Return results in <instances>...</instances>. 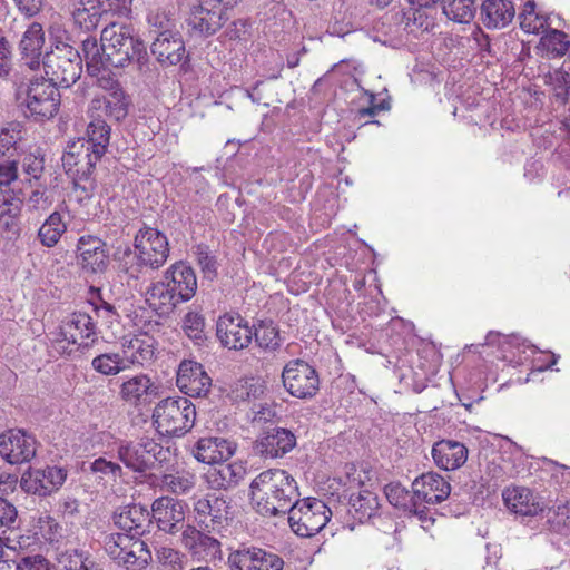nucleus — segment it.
Returning a JSON list of instances; mask_svg holds the SVG:
<instances>
[{
    "instance_id": "nucleus-34",
    "label": "nucleus",
    "mask_w": 570,
    "mask_h": 570,
    "mask_svg": "<svg viewBox=\"0 0 570 570\" xmlns=\"http://www.w3.org/2000/svg\"><path fill=\"white\" fill-rule=\"evenodd\" d=\"M107 94L104 97L105 112L116 121H121L128 116L130 97L125 92L118 81L111 80L106 87Z\"/></svg>"
},
{
    "instance_id": "nucleus-2",
    "label": "nucleus",
    "mask_w": 570,
    "mask_h": 570,
    "mask_svg": "<svg viewBox=\"0 0 570 570\" xmlns=\"http://www.w3.org/2000/svg\"><path fill=\"white\" fill-rule=\"evenodd\" d=\"M167 236L157 228L144 226L134 238V249L127 247L119 258L120 268L129 279L138 281L148 271H157L169 257Z\"/></svg>"
},
{
    "instance_id": "nucleus-58",
    "label": "nucleus",
    "mask_w": 570,
    "mask_h": 570,
    "mask_svg": "<svg viewBox=\"0 0 570 570\" xmlns=\"http://www.w3.org/2000/svg\"><path fill=\"white\" fill-rule=\"evenodd\" d=\"M90 471L109 475L115 481L122 476V468L115 462L107 461L105 458H98L90 464Z\"/></svg>"
},
{
    "instance_id": "nucleus-54",
    "label": "nucleus",
    "mask_w": 570,
    "mask_h": 570,
    "mask_svg": "<svg viewBox=\"0 0 570 570\" xmlns=\"http://www.w3.org/2000/svg\"><path fill=\"white\" fill-rule=\"evenodd\" d=\"M197 264L199 265L204 277L213 281L217 277V259L208 245L199 244L195 247Z\"/></svg>"
},
{
    "instance_id": "nucleus-29",
    "label": "nucleus",
    "mask_w": 570,
    "mask_h": 570,
    "mask_svg": "<svg viewBox=\"0 0 570 570\" xmlns=\"http://www.w3.org/2000/svg\"><path fill=\"white\" fill-rule=\"evenodd\" d=\"M114 522L119 529L138 538L149 532L151 512L141 504H129L114 515Z\"/></svg>"
},
{
    "instance_id": "nucleus-38",
    "label": "nucleus",
    "mask_w": 570,
    "mask_h": 570,
    "mask_svg": "<svg viewBox=\"0 0 570 570\" xmlns=\"http://www.w3.org/2000/svg\"><path fill=\"white\" fill-rule=\"evenodd\" d=\"M445 17L456 23H470L476 13L474 0H441Z\"/></svg>"
},
{
    "instance_id": "nucleus-8",
    "label": "nucleus",
    "mask_w": 570,
    "mask_h": 570,
    "mask_svg": "<svg viewBox=\"0 0 570 570\" xmlns=\"http://www.w3.org/2000/svg\"><path fill=\"white\" fill-rule=\"evenodd\" d=\"M164 448L154 439L141 438L139 441H124L117 448L118 459L135 473L144 474L163 460Z\"/></svg>"
},
{
    "instance_id": "nucleus-33",
    "label": "nucleus",
    "mask_w": 570,
    "mask_h": 570,
    "mask_svg": "<svg viewBox=\"0 0 570 570\" xmlns=\"http://www.w3.org/2000/svg\"><path fill=\"white\" fill-rule=\"evenodd\" d=\"M78 335L80 338H91L95 342V324L91 316L87 313L76 312L72 313L70 320L60 327L58 338L67 341L69 344H79Z\"/></svg>"
},
{
    "instance_id": "nucleus-9",
    "label": "nucleus",
    "mask_w": 570,
    "mask_h": 570,
    "mask_svg": "<svg viewBox=\"0 0 570 570\" xmlns=\"http://www.w3.org/2000/svg\"><path fill=\"white\" fill-rule=\"evenodd\" d=\"M58 87L43 77L29 81L24 90V102L31 116L50 119L57 114L60 105Z\"/></svg>"
},
{
    "instance_id": "nucleus-4",
    "label": "nucleus",
    "mask_w": 570,
    "mask_h": 570,
    "mask_svg": "<svg viewBox=\"0 0 570 570\" xmlns=\"http://www.w3.org/2000/svg\"><path fill=\"white\" fill-rule=\"evenodd\" d=\"M51 49L42 59L45 73L49 80L62 88H69L82 71V57L77 49L66 42L67 32L52 36Z\"/></svg>"
},
{
    "instance_id": "nucleus-1",
    "label": "nucleus",
    "mask_w": 570,
    "mask_h": 570,
    "mask_svg": "<svg viewBox=\"0 0 570 570\" xmlns=\"http://www.w3.org/2000/svg\"><path fill=\"white\" fill-rule=\"evenodd\" d=\"M254 509L263 517L286 514L299 497L295 479L285 470L261 472L249 485Z\"/></svg>"
},
{
    "instance_id": "nucleus-7",
    "label": "nucleus",
    "mask_w": 570,
    "mask_h": 570,
    "mask_svg": "<svg viewBox=\"0 0 570 570\" xmlns=\"http://www.w3.org/2000/svg\"><path fill=\"white\" fill-rule=\"evenodd\" d=\"M287 513L291 529L299 537L309 538L326 525L331 510L322 500L306 498L297 499Z\"/></svg>"
},
{
    "instance_id": "nucleus-59",
    "label": "nucleus",
    "mask_w": 570,
    "mask_h": 570,
    "mask_svg": "<svg viewBox=\"0 0 570 570\" xmlns=\"http://www.w3.org/2000/svg\"><path fill=\"white\" fill-rule=\"evenodd\" d=\"M18 177L17 163L14 160L0 165V189H10V184Z\"/></svg>"
},
{
    "instance_id": "nucleus-3",
    "label": "nucleus",
    "mask_w": 570,
    "mask_h": 570,
    "mask_svg": "<svg viewBox=\"0 0 570 570\" xmlns=\"http://www.w3.org/2000/svg\"><path fill=\"white\" fill-rule=\"evenodd\" d=\"M100 41L105 43L107 68H125L136 63L139 70L147 67L149 56L145 42L131 26L110 23L101 31Z\"/></svg>"
},
{
    "instance_id": "nucleus-30",
    "label": "nucleus",
    "mask_w": 570,
    "mask_h": 570,
    "mask_svg": "<svg viewBox=\"0 0 570 570\" xmlns=\"http://www.w3.org/2000/svg\"><path fill=\"white\" fill-rule=\"evenodd\" d=\"M502 498L507 508L517 514L537 515L543 510L539 498L524 487L507 488L503 490Z\"/></svg>"
},
{
    "instance_id": "nucleus-15",
    "label": "nucleus",
    "mask_w": 570,
    "mask_h": 570,
    "mask_svg": "<svg viewBox=\"0 0 570 570\" xmlns=\"http://www.w3.org/2000/svg\"><path fill=\"white\" fill-rule=\"evenodd\" d=\"M36 445V438L22 429H10L0 434V456L10 464L31 461Z\"/></svg>"
},
{
    "instance_id": "nucleus-32",
    "label": "nucleus",
    "mask_w": 570,
    "mask_h": 570,
    "mask_svg": "<svg viewBox=\"0 0 570 570\" xmlns=\"http://www.w3.org/2000/svg\"><path fill=\"white\" fill-rule=\"evenodd\" d=\"M146 303L156 312L157 315L164 316L170 314L178 304H181L170 286L160 281L154 282L146 291Z\"/></svg>"
},
{
    "instance_id": "nucleus-5",
    "label": "nucleus",
    "mask_w": 570,
    "mask_h": 570,
    "mask_svg": "<svg viewBox=\"0 0 570 570\" xmlns=\"http://www.w3.org/2000/svg\"><path fill=\"white\" fill-rule=\"evenodd\" d=\"M196 420V407L187 397H167L153 412V424L164 436H183L191 430Z\"/></svg>"
},
{
    "instance_id": "nucleus-47",
    "label": "nucleus",
    "mask_w": 570,
    "mask_h": 570,
    "mask_svg": "<svg viewBox=\"0 0 570 570\" xmlns=\"http://www.w3.org/2000/svg\"><path fill=\"white\" fill-rule=\"evenodd\" d=\"M95 371L102 375H117L127 368L124 357L118 353H105L91 361Z\"/></svg>"
},
{
    "instance_id": "nucleus-20",
    "label": "nucleus",
    "mask_w": 570,
    "mask_h": 570,
    "mask_svg": "<svg viewBox=\"0 0 570 570\" xmlns=\"http://www.w3.org/2000/svg\"><path fill=\"white\" fill-rule=\"evenodd\" d=\"M296 445L294 433L284 428H268L254 442L253 451L264 459L282 458Z\"/></svg>"
},
{
    "instance_id": "nucleus-26",
    "label": "nucleus",
    "mask_w": 570,
    "mask_h": 570,
    "mask_svg": "<svg viewBox=\"0 0 570 570\" xmlns=\"http://www.w3.org/2000/svg\"><path fill=\"white\" fill-rule=\"evenodd\" d=\"M119 394L125 402L136 407L146 406L157 397L158 386L149 376L140 374L125 381Z\"/></svg>"
},
{
    "instance_id": "nucleus-46",
    "label": "nucleus",
    "mask_w": 570,
    "mask_h": 570,
    "mask_svg": "<svg viewBox=\"0 0 570 570\" xmlns=\"http://www.w3.org/2000/svg\"><path fill=\"white\" fill-rule=\"evenodd\" d=\"M22 205V200L9 202L7 216L0 217V233L8 239L16 238L20 235Z\"/></svg>"
},
{
    "instance_id": "nucleus-12",
    "label": "nucleus",
    "mask_w": 570,
    "mask_h": 570,
    "mask_svg": "<svg viewBox=\"0 0 570 570\" xmlns=\"http://www.w3.org/2000/svg\"><path fill=\"white\" fill-rule=\"evenodd\" d=\"M227 20L225 8L214 0H199L190 8L186 22L191 35L208 38L220 30Z\"/></svg>"
},
{
    "instance_id": "nucleus-28",
    "label": "nucleus",
    "mask_w": 570,
    "mask_h": 570,
    "mask_svg": "<svg viewBox=\"0 0 570 570\" xmlns=\"http://www.w3.org/2000/svg\"><path fill=\"white\" fill-rule=\"evenodd\" d=\"M468 448L454 440L443 439L432 446V458L436 466L444 471H454L468 460Z\"/></svg>"
},
{
    "instance_id": "nucleus-13",
    "label": "nucleus",
    "mask_w": 570,
    "mask_h": 570,
    "mask_svg": "<svg viewBox=\"0 0 570 570\" xmlns=\"http://www.w3.org/2000/svg\"><path fill=\"white\" fill-rule=\"evenodd\" d=\"M204 528L198 529L194 524H186L181 531L180 543L194 560L207 564L220 561L222 543Z\"/></svg>"
},
{
    "instance_id": "nucleus-45",
    "label": "nucleus",
    "mask_w": 570,
    "mask_h": 570,
    "mask_svg": "<svg viewBox=\"0 0 570 570\" xmlns=\"http://www.w3.org/2000/svg\"><path fill=\"white\" fill-rule=\"evenodd\" d=\"M389 99L377 100L376 96L358 86V119L374 117L379 111L390 110Z\"/></svg>"
},
{
    "instance_id": "nucleus-51",
    "label": "nucleus",
    "mask_w": 570,
    "mask_h": 570,
    "mask_svg": "<svg viewBox=\"0 0 570 570\" xmlns=\"http://www.w3.org/2000/svg\"><path fill=\"white\" fill-rule=\"evenodd\" d=\"M253 337L259 347L266 350H276L279 346V335L273 322L259 321L258 325L253 331Z\"/></svg>"
},
{
    "instance_id": "nucleus-21",
    "label": "nucleus",
    "mask_w": 570,
    "mask_h": 570,
    "mask_svg": "<svg viewBox=\"0 0 570 570\" xmlns=\"http://www.w3.org/2000/svg\"><path fill=\"white\" fill-rule=\"evenodd\" d=\"M164 282L170 286L181 303L190 301L197 291V277L194 268L184 261L171 264L163 274Z\"/></svg>"
},
{
    "instance_id": "nucleus-43",
    "label": "nucleus",
    "mask_w": 570,
    "mask_h": 570,
    "mask_svg": "<svg viewBox=\"0 0 570 570\" xmlns=\"http://www.w3.org/2000/svg\"><path fill=\"white\" fill-rule=\"evenodd\" d=\"M105 43L101 41L98 45V41L95 37L88 36L82 40L81 49H82V59L86 60L88 70L100 71L101 69L107 68V61L105 60Z\"/></svg>"
},
{
    "instance_id": "nucleus-52",
    "label": "nucleus",
    "mask_w": 570,
    "mask_h": 570,
    "mask_svg": "<svg viewBox=\"0 0 570 570\" xmlns=\"http://www.w3.org/2000/svg\"><path fill=\"white\" fill-rule=\"evenodd\" d=\"M128 348L132 351L131 363L144 364L153 360L155 354L154 340L147 336L131 338Z\"/></svg>"
},
{
    "instance_id": "nucleus-31",
    "label": "nucleus",
    "mask_w": 570,
    "mask_h": 570,
    "mask_svg": "<svg viewBox=\"0 0 570 570\" xmlns=\"http://www.w3.org/2000/svg\"><path fill=\"white\" fill-rule=\"evenodd\" d=\"M283 65L279 63L276 71L266 76L264 79L257 80L253 87L246 89V96L257 105L271 106L272 104H282L281 91L283 85L276 80L279 78Z\"/></svg>"
},
{
    "instance_id": "nucleus-18",
    "label": "nucleus",
    "mask_w": 570,
    "mask_h": 570,
    "mask_svg": "<svg viewBox=\"0 0 570 570\" xmlns=\"http://www.w3.org/2000/svg\"><path fill=\"white\" fill-rule=\"evenodd\" d=\"M186 503L170 497H160L151 504V521L168 534H176L185 528Z\"/></svg>"
},
{
    "instance_id": "nucleus-44",
    "label": "nucleus",
    "mask_w": 570,
    "mask_h": 570,
    "mask_svg": "<svg viewBox=\"0 0 570 570\" xmlns=\"http://www.w3.org/2000/svg\"><path fill=\"white\" fill-rule=\"evenodd\" d=\"M384 493L387 501L397 509L406 512L415 505V492L409 491L400 482H391L384 487Z\"/></svg>"
},
{
    "instance_id": "nucleus-24",
    "label": "nucleus",
    "mask_w": 570,
    "mask_h": 570,
    "mask_svg": "<svg viewBox=\"0 0 570 570\" xmlns=\"http://www.w3.org/2000/svg\"><path fill=\"white\" fill-rule=\"evenodd\" d=\"M235 451V442L220 436H206L197 441L193 453L199 462L216 464L230 459Z\"/></svg>"
},
{
    "instance_id": "nucleus-42",
    "label": "nucleus",
    "mask_w": 570,
    "mask_h": 570,
    "mask_svg": "<svg viewBox=\"0 0 570 570\" xmlns=\"http://www.w3.org/2000/svg\"><path fill=\"white\" fill-rule=\"evenodd\" d=\"M364 480H358V523L370 521L379 514V495L376 488L362 489Z\"/></svg>"
},
{
    "instance_id": "nucleus-10",
    "label": "nucleus",
    "mask_w": 570,
    "mask_h": 570,
    "mask_svg": "<svg viewBox=\"0 0 570 570\" xmlns=\"http://www.w3.org/2000/svg\"><path fill=\"white\" fill-rule=\"evenodd\" d=\"M199 528L208 532L222 533L232 520L230 500L215 493L199 498L194 503Z\"/></svg>"
},
{
    "instance_id": "nucleus-37",
    "label": "nucleus",
    "mask_w": 570,
    "mask_h": 570,
    "mask_svg": "<svg viewBox=\"0 0 570 570\" xmlns=\"http://www.w3.org/2000/svg\"><path fill=\"white\" fill-rule=\"evenodd\" d=\"M58 570H100L90 558L89 552L81 549H70L60 552L57 557Z\"/></svg>"
},
{
    "instance_id": "nucleus-35",
    "label": "nucleus",
    "mask_w": 570,
    "mask_h": 570,
    "mask_svg": "<svg viewBox=\"0 0 570 570\" xmlns=\"http://www.w3.org/2000/svg\"><path fill=\"white\" fill-rule=\"evenodd\" d=\"M105 12L98 0H80L72 11V18L80 29L89 32L99 26Z\"/></svg>"
},
{
    "instance_id": "nucleus-25",
    "label": "nucleus",
    "mask_w": 570,
    "mask_h": 570,
    "mask_svg": "<svg viewBox=\"0 0 570 570\" xmlns=\"http://www.w3.org/2000/svg\"><path fill=\"white\" fill-rule=\"evenodd\" d=\"M479 19L488 30L507 28L515 17L512 0H482Z\"/></svg>"
},
{
    "instance_id": "nucleus-27",
    "label": "nucleus",
    "mask_w": 570,
    "mask_h": 570,
    "mask_svg": "<svg viewBox=\"0 0 570 570\" xmlns=\"http://www.w3.org/2000/svg\"><path fill=\"white\" fill-rule=\"evenodd\" d=\"M412 489L419 500L428 504H439L451 492V485L435 472L423 473L412 483Z\"/></svg>"
},
{
    "instance_id": "nucleus-6",
    "label": "nucleus",
    "mask_w": 570,
    "mask_h": 570,
    "mask_svg": "<svg viewBox=\"0 0 570 570\" xmlns=\"http://www.w3.org/2000/svg\"><path fill=\"white\" fill-rule=\"evenodd\" d=\"M107 556L119 567L127 570H140L151 559L148 546L139 538L127 533H109L102 541Z\"/></svg>"
},
{
    "instance_id": "nucleus-60",
    "label": "nucleus",
    "mask_w": 570,
    "mask_h": 570,
    "mask_svg": "<svg viewBox=\"0 0 570 570\" xmlns=\"http://www.w3.org/2000/svg\"><path fill=\"white\" fill-rule=\"evenodd\" d=\"M520 28L527 33H539L540 30L544 27L546 20L539 14H532L527 17H519Z\"/></svg>"
},
{
    "instance_id": "nucleus-55",
    "label": "nucleus",
    "mask_w": 570,
    "mask_h": 570,
    "mask_svg": "<svg viewBox=\"0 0 570 570\" xmlns=\"http://www.w3.org/2000/svg\"><path fill=\"white\" fill-rule=\"evenodd\" d=\"M19 527L17 508L4 498L0 497V532L14 530Z\"/></svg>"
},
{
    "instance_id": "nucleus-19",
    "label": "nucleus",
    "mask_w": 570,
    "mask_h": 570,
    "mask_svg": "<svg viewBox=\"0 0 570 570\" xmlns=\"http://www.w3.org/2000/svg\"><path fill=\"white\" fill-rule=\"evenodd\" d=\"M176 383L190 397H205L212 387V379L204 366L191 360H184L179 364Z\"/></svg>"
},
{
    "instance_id": "nucleus-63",
    "label": "nucleus",
    "mask_w": 570,
    "mask_h": 570,
    "mask_svg": "<svg viewBox=\"0 0 570 570\" xmlns=\"http://www.w3.org/2000/svg\"><path fill=\"white\" fill-rule=\"evenodd\" d=\"M10 53L8 41L0 38V77L8 75L10 70Z\"/></svg>"
},
{
    "instance_id": "nucleus-11",
    "label": "nucleus",
    "mask_w": 570,
    "mask_h": 570,
    "mask_svg": "<svg viewBox=\"0 0 570 570\" xmlns=\"http://www.w3.org/2000/svg\"><path fill=\"white\" fill-rule=\"evenodd\" d=\"M282 381L286 391L297 399L313 397L320 389L316 370L299 358L292 360L285 365Z\"/></svg>"
},
{
    "instance_id": "nucleus-50",
    "label": "nucleus",
    "mask_w": 570,
    "mask_h": 570,
    "mask_svg": "<svg viewBox=\"0 0 570 570\" xmlns=\"http://www.w3.org/2000/svg\"><path fill=\"white\" fill-rule=\"evenodd\" d=\"M257 547L242 546L228 556V567L230 570H254Z\"/></svg>"
},
{
    "instance_id": "nucleus-62",
    "label": "nucleus",
    "mask_w": 570,
    "mask_h": 570,
    "mask_svg": "<svg viewBox=\"0 0 570 570\" xmlns=\"http://www.w3.org/2000/svg\"><path fill=\"white\" fill-rule=\"evenodd\" d=\"M18 8L27 17H33L40 12L43 0H14Z\"/></svg>"
},
{
    "instance_id": "nucleus-40",
    "label": "nucleus",
    "mask_w": 570,
    "mask_h": 570,
    "mask_svg": "<svg viewBox=\"0 0 570 570\" xmlns=\"http://www.w3.org/2000/svg\"><path fill=\"white\" fill-rule=\"evenodd\" d=\"M66 230L67 225L62 220L61 214L53 212L39 228L38 237L43 246L53 247Z\"/></svg>"
},
{
    "instance_id": "nucleus-56",
    "label": "nucleus",
    "mask_w": 570,
    "mask_h": 570,
    "mask_svg": "<svg viewBox=\"0 0 570 570\" xmlns=\"http://www.w3.org/2000/svg\"><path fill=\"white\" fill-rule=\"evenodd\" d=\"M283 567L284 561L279 556L257 547L254 570H282Z\"/></svg>"
},
{
    "instance_id": "nucleus-49",
    "label": "nucleus",
    "mask_w": 570,
    "mask_h": 570,
    "mask_svg": "<svg viewBox=\"0 0 570 570\" xmlns=\"http://www.w3.org/2000/svg\"><path fill=\"white\" fill-rule=\"evenodd\" d=\"M45 43V33L39 23H32L23 33L20 40V50L23 56L38 55L41 56V48Z\"/></svg>"
},
{
    "instance_id": "nucleus-61",
    "label": "nucleus",
    "mask_w": 570,
    "mask_h": 570,
    "mask_svg": "<svg viewBox=\"0 0 570 570\" xmlns=\"http://www.w3.org/2000/svg\"><path fill=\"white\" fill-rule=\"evenodd\" d=\"M24 170L28 175L38 179L43 170V158H38L33 155H29L24 158Z\"/></svg>"
},
{
    "instance_id": "nucleus-57",
    "label": "nucleus",
    "mask_w": 570,
    "mask_h": 570,
    "mask_svg": "<svg viewBox=\"0 0 570 570\" xmlns=\"http://www.w3.org/2000/svg\"><path fill=\"white\" fill-rule=\"evenodd\" d=\"M164 484L174 493L183 494L188 492L195 484L191 475H164Z\"/></svg>"
},
{
    "instance_id": "nucleus-48",
    "label": "nucleus",
    "mask_w": 570,
    "mask_h": 570,
    "mask_svg": "<svg viewBox=\"0 0 570 570\" xmlns=\"http://www.w3.org/2000/svg\"><path fill=\"white\" fill-rule=\"evenodd\" d=\"M183 330L196 345H204L207 341V334L205 332V318L197 312H188L184 316Z\"/></svg>"
},
{
    "instance_id": "nucleus-17",
    "label": "nucleus",
    "mask_w": 570,
    "mask_h": 570,
    "mask_svg": "<svg viewBox=\"0 0 570 570\" xmlns=\"http://www.w3.org/2000/svg\"><path fill=\"white\" fill-rule=\"evenodd\" d=\"M67 470L52 465L45 469H29L20 480V487L23 491L39 497H47L56 492L65 483Z\"/></svg>"
},
{
    "instance_id": "nucleus-64",
    "label": "nucleus",
    "mask_w": 570,
    "mask_h": 570,
    "mask_svg": "<svg viewBox=\"0 0 570 570\" xmlns=\"http://www.w3.org/2000/svg\"><path fill=\"white\" fill-rule=\"evenodd\" d=\"M46 559L41 556L24 557L19 561H14L13 570H38L37 564H42Z\"/></svg>"
},
{
    "instance_id": "nucleus-14",
    "label": "nucleus",
    "mask_w": 570,
    "mask_h": 570,
    "mask_svg": "<svg viewBox=\"0 0 570 570\" xmlns=\"http://www.w3.org/2000/svg\"><path fill=\"white\" fill-rule=\"evenodd\" d=\"M151 53L161 66H176L185 71L189 68V55L186 51L185 42L178 31H160L150 46Z\"/></svg>"
},
{
    "instance_id": "nucleus-41",
    "label": "nucleus",
    "mask_w": 570,
    "mask_h": 570,
    "mask_svg": "<svg viewBox=\"0 0 570 570\" xmlns=\"http://www.w3.org/2000/svg\"><path fill=\"white\" fill-rule=\"evenodd\" d=\"M540 45L550 58H561L570 49V37L558 29H548L540 39Z\"/></svg>"
},
{
    "instance_id": "nucleus-23",
    "label": "nucleus",
    "mask_w": 570,
    "mask_h": 570,
    "mask_svg": "<svg viewBox=\"0 0 570 570\" xmlns=\"http://www.w3.org/2000/svg\"><path fill=\"white\" fill-rule=\"evenodd\" d=\"M96 151L86 146L85 139H79L68 146L62 155V166L68 173H73L80 179H88L92 174L97 161L101 157L94 158Z\"/></svg>"
},
{
    "instance_id": "nucleus-36",
    "label": "nucleus",
    "mask_w": 570,
    "mask_h": 570,
    "mask_svg": "<svg viewBox=\"0 0 570 570\" xmlns=\"http://www.w3.org/2000/svg\"><path fill=\"white\" fill-rule=\"evenodd\" d=\"M110 126L101 118H95L89 122L86 132L88 139L85 140V144L89 149L96 151L94 158L102 157L106 154L110 140Z\"/></svg>"
},
{
    "instance_id": "nucleus-22",
    "label": "nucleus",
    "mask_w": 570,
    "mask_h": 570,
    "mask_svg": "<svg viewBox=\"0 0 570 570\" xmlns=\"http://www.w3.org/2000/svg\"><path fill=\"white\" fill-rule=\"evenodd\" d=\"M79 264L89 273H102L108 267V248L105 242L95 236H81L77 245Z\"/></svg>"
},
{
    "instance_id": "nucleus-39",
    "label": "nucleus",
    "mask_w": 570,
    "mask_h": 570,
    "mask_svg": "<svg viewBox=\"0 0 570 570\" xmlns=\"http://www.w3.org/2000/svg\"><path fill=\"white\" fill-rule=\"evenodd\" d=\"M245 475V469L238 463H218L212 474V482L219 489H232L236 487Z\"/></svg>"
},
{
    "instance_id": "nucleus-16",
    "label": "nucleus",
    "mask_w": 570,
    "mask_h": 570,
    "mask_svg": "<svg viewBox=\"0 0 570 570\" xmlns=\"http://www.w3.org/2000/svg\"><path fill=\"white\" fill-rule=\"evenodd\" d=\"M216 336L224 347L239 351L250 344L253 328L239 314L225 313L216 322Z\"/></svg>"
},
{
    "instance_id": "nucleus-53",
    "label": "nucleus",
    "mask_w": 570,
    "mask_h": 570,
    "mask_svg": "<svg viewBox=\"0 0 570 570\" xmlns=\"http://www.w3.org/2000/svg\"><path fill=\"white\" fill-rule=\"evenodd\" d=\"M549 530L566 535L570 532V503L558 505L548 514Z\"/></svg>"
}]
</instances>
